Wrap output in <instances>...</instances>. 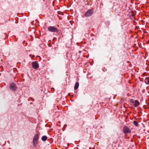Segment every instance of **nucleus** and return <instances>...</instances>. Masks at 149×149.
I'll list each match as a JSON object with an SVG mask.
<instances>
[{
  "mask_svg": "<svg viewBox=\"0 0 149 149\" xmlns=\"http://www.w3.org/2000/svg\"><path fill=\"white\" fill-rule=\"evenodd\" d=\"M39 137L38 135V134H36L34 137L33 139L37 140L38 141V139Z\"/></svg>",
  "mask_w": 149,
  "mask_h": 149,
  "instance_id": "obj_8",
  "label": "nucleus"
},
{
  "mask_svg": "<svg viewBox=\"0 0 149 149\" xmlns=\"http://www.w3.org/2000/svg\"><path fill=\"white\" fill-rule=\"evenodd\" d=\"M79 86V84L78 82H76L75 84L74 89L75 90H76L77 89Z\"/></svg>",
  "mask_w": 149,
  "mask_h": 149,
  "instance_id": "obj_10",
  "label": "nucleus"
},
{
  "mask_svg": "<svg viewBox=\"0 0 149 149\" xmlns=\"http://www.w3.org/2000/svg\"><path fill=\"white\" fill-rule=\"evenodd\" d=\"M145 81L146 84H149V77H146L145 79Z\"/></svg>",
  "mask_w": 149,
  "mask_h": 149,
  "instance_id": "obj_9",
  "label": "nucleus"
},
{
  "mask_svg": "<svg viewBox=\"0 0 149 149\" xmlns=\"http://www.w3.org/2000/svg\"><path fill=\"white\" fill-rule=\"evenodd\" d=\"M47 137L45 136H44L42 137L41 139L43 141H45L47 140Z\"/></svg>",
  "mask_w": 149,
  "mask_h": 149,
  "instance_id": "obj_11",
  "label": "nucleus"
},
{
  "mask_svg": "<svg viewBox=\"0 0 149 149\" xmlns=\"http://www.w3.org/2000/svg\"><path fill=\"white\" fill-rule=\"evenodd\" d=\"M32 65L33 68L36 69L39 67V65L37 61L33 62L32 63Z\"/></svg>",
  "mask_w": 149,
  "mask_h": 149,
  "instance_id": "obj_4",
  "label": "nucleus"
},
{
  "mask_svg": "<svg viewBox=\"0 0 149 149\" xmlns=\"http://www.w3.org/2000/svg\"><path fill=\"white\" fill-rule=\"evenodd\" d=\"M66 125L65 124V125H64V126H66Z\"/></svg>",
  "mask_w": 149,
  "mask_h": 149,
  "instance_id": "obj_13",
  "label": "nucleus"
},
{
  "mask_svg": "<svg viewBox=\"0 0 149 149\" xmlns=\"http://www.w3.org/2000/svg\"><path fill=\"white\" fill-rule=\"evenodd\" d=\"M134 125L136 126H137L138 125V122L135 121H134Z\"/></svg>",
  "mask_w": 149,
  "mask_h": 149,
  "instance_id": "obj_12",
  "label": "nucleus"
},
{
  "mask_svg": "<svg viewBox=\"0 0 149 149\" xmlns=\"http://www.w3.org/2000/svg\"><path fill=\"white\" fill-rule=\"evenodd\" d=\"M93 13V10L92 9L89 10L85 14V16L88 17L91 16Z\"/></svg>",
  "mask_w": 149,
  "mask_h": 149,
  "instance_id": "obj_2",
  "label": "nucleus"
},
{
  "mask_svg": "<svg viewBox=\"0 0 149 149\" xmlns=\"http://www.w3.org/2000/svg\"><path fill=\"white\" fill-rule=\"evenodd\" d=\"M123 132L125 134L130 133L131 132V131L130 128L126 126L124 127L123 129Z\"/></svg>",
  "mask_w": 149,
  "mask_h": 149,
  "instance_id": "obj_3",
  "label": "nucleus"
},
{
  "mask_svg": "<svg viewBox=\"0 0 149 149\" xmlns=\"http://www.w3.org/2000/svg\"><path fill=\"white\" fill-rule=\"evenodd\" d=\"M38 140L33 139V146H36L38 143Z\"/></svg>",
  "mask_w": 149,
  "mask_h": 149,
  "instance_id": "obj_7",
  "label": "nucleus"
},
{
  "mask_svg": "<svg viewBox=\"0 0 149 149\" xmlns=\"http://www.w3.org/2000/svg\"><path fill=\"white\" fill-rule=\"evenodd\" d=\"M131 102L133 103V105L136 107H138L140 104L139 102L136 100L134 101L133 100H131Z\"/></svg>",
  "mask_w": 149,
  "mask_h": 149,
  "instance_id": "obj_6",
  "label": "nucleus"
},
{
  "mask_svg": "<svg viewBox=\"0 0 149 149\" xmlns=\"http://www.w3.org/2000/svg\"><path fill=\"white\" fill-rule=\"evenodd\" d=\"M10 88L13 91H15L17 89V87L15 84L12 83L10 84Z\"/></svg>",
  "mask_w": 149,
  "mask_h": 149,
  "instance_id": "obj_5",
  "label": "nucleus"
},
{
  "mask_svg": "<svg viewBox=\"0 0 149 149\" xmlns=\"http://www.w3.org/2000/svg\"><path fill=\"white\" fill-rule=\"evenodd\" d=\"M47 29L50 32H57L58 31V29L54 26H48Z\"/></svg>",
  "mask_w": 149,
  "mask_h": 149,
  "instance_id": "obj_1",
  "label": "nucleus"
}]
</instances>
